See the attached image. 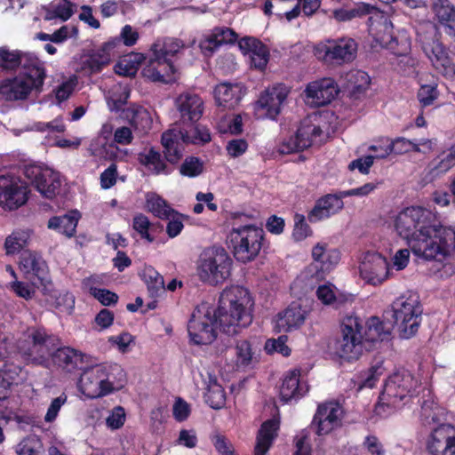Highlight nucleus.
I'll return each instance as SVG.
<instances>
[{
  "instance_id": "1",
  "label": "nucleus",
  "mask_w": 455,
  "mask_h": 455,
  "mask_svg": "<svg viewBox=\"0 0 455 455\" xmlns=\"http://www.w3.org/2000/svg\"><path fill=\"white\" fill-rule=\"evenodd\" d=\"M392 327V323H387L378 316H371L363 322L357 315H346L340 323L339 356L347 362L357 360L362 355L364 343L387 339Z\"/></svg>"
},
{
  "instance_id": "2",
  "label": "nucleus",
  "mask_w": 455,
  "mask_h": 455,
  "mask_svg": "<svg viewBox=\"0 0 455 455\" xmlns=\"http://www.w3.org/2000/svg\"><path fill=\"white\" fill-rule=\"evenodd\" d=\"M253 308L254 299L248 289L240 285L226 287L215 308L220 331L228 336L240 333L252 323Z\"/></svg>"
},
{
  "instance_id": "3",
  "label": "nucleus",
  "mask_w": 455,
  "mask_h": 455,
  "mask_svg": "<svg viewBox=\"0 0 455 455\" xmlns=\"http://www.w3.org/2000/svg\"><path fill=\"white\" fill-rule=\"evenodd\" d=\"M78 387L85 396L95 399L120 390L126 383V373L117 363H96L92 361L81 371Z\"/></svg>"
},
{
  "instance_id": "4",
  "label": "nucleus",
  "mask_w": 455,
  "mask_h": 455,
  "mask_svg": "<svg viewBox=\"0 0 455 455\" xmlns=\"http://www.w3.org/2000/svg\"><path fill=\"white\" fill-rule=\"evenodd\" d=\"M435 222L436 215L430 210L421 206H411L402 210L395 218V228L398 235L406 240L414 255H418L413 244L425 242Z\"/></svg>"
},
{
  "instance_id": "5",
  "label": "nucleus",
  "mask_w": 455,
  "mask_h": 455,
  "mask_svg": "<svg viewBox=\"0 0 455 455\" xmlns=\"http://www.w3.org/2000/svg\"><path fill=\"white\" fill-rule=\"evenodd\" d=\"M45 77V68L39 59L26 60L17 76L0 83V99L6 101L25 100L32 90H42Z\"/></svg>"
},
{
  "instance_id": "6",
  "label": "nucleus",
  "mask_w": 455,
  "mask_h": 455,
  "mask_svg": "<svg viewBox=\"0 0 455 455\" xmlns=\"http://www.w3.org/2000/svg\"><path fill=\"white\" fill-rule=\"evenodd\" d=\"M27 339L19 343V349L24 358L37 365L45 366L49 358L60 345V337L44 326L28 328Z\"/></svg>"
},
{
  "instance_id": "7",
  "label": "nucleus",
  "mask_w": 455,
  "mask_h": 455,
  "mask_svg": "<svg viewBox=\"0 0 455 455\" xmlns=\"http://www.w3.org/2000/svg\"><path fill=\"white\" fill-rule=\"evenodd\" d=\"M422 305L417 294L402 295L391 304L393 325L397 326L402 339H411L416 335L422 321Z\"/></svg>"
},
{
  "instance_id": "8",
  "label": "nucleus",
  "mask_w": 455,
  "mask_h": 455,
  "mask_svg": "<svg viewBox=\"0 0 455 455\" xmlns=\"http://www.w3.org/2000/svg\"><path fill=\"white\" fill-rule=\"evenodd\" d=\"M233 260L221 246L206 249L201 254L197 275L199 279L210 285L223 283L231 275Z\"/></svg>"
},
{
  "instance_id": "9",
  "label": "nucleus",
  "mask_w": 455,
  "mask_h": 455,
  "mask_svg": "<svg viewBox=\"0 0 455 455\" xmlns=\"http://www.w3.org/2000/svg\"><path fill=\"white\" fill-rule=\"evenodd\" d=\"M419 384V380L409 371L401 369L395 371L385 382L377 410L384 407L389 409L399 407L403 399L417 395Z\"/></svg>"
},
{
  "instance_id": "10",
  "label": "nucleus",
  "mask_w": 455,
  "mask_h": 455,
  "mask_svg": "<svg viewBox=\"0 0 455 455\" xmlns=\"http://www.w3.org/2000/svg\"><path fill=\"white\" fill-rule=\"evenodd\" d=\"M265 239L263 228L255 225H241L229 233L230 244L237 261L248 263L259 254Z\"/></svg>"
},
{
  "instance_id": "11",
  "label": "nucleus",
  "mask_w": 455,
  "mask_h": 455,
  "mask_svg": "<svg viewBox=\"0 0 455 455\" xmlns=\"http://www.w3.org/2000/svg\"><path fill=\"white\" fill-rule=\"evenodd\" d=\"M219 319L214 307L203 302L196 307L188 323L191 341L196 345H208L217 338Z\"/></svg>"
},
{
  "instance_id": "12",
  "label": "nucleus",
  "mask_w": 455,
  "mask_h": 455,
  "mask_svg": "<svg viewBox=\"0 0 455 455\" xmlns=\"http://www.w3.org/2000/svg\"><path fill=\"white\" fill-rule=\"evenodd\" d=\"M419 251L417 257L426 260L435 259L438 256L445 257L455 252V230L435 222L433 230L428 233L425 242L413 244Z\"/></svg>"
},
{
  "instance_id": "13",
  "label": "nucleus",
  "mask_w": 455,
  "mask_h": 455,
  "mask_svg": "<svg viewBox=\"0 0 455 455\" xmlns=\"http://www.w3.org/2000/svg\"><path fill=\"white\" fill-rule=\"evenodd\" d=\"M19 267L26 279L40 289L44 294H49L53 287L49 267L42 255L34 251H23L20 256Z\"/></svg>"
},
{
  "instance_id": "14",
  "label": "nucleus",
  "mask_w": 455,
  "mask_h": 455,
  "mask_svg": "<svg viewBox=\"0 0 455 455\" xmlns=\"http://www.w3.org/2000/svg\"><path fill=\"white\" fill-rule=\"evenodd\" d=\"M358 44L353 38L341 37L329 39L315 45V57L326 64L347 63L352 61L357 52Z\"/></svg>"
},
{
  "instance_id": "15",
  "label": "nucleus",
  "mask_w": 455,
  "mask_h": 455,
  "mask_svg": "<svg viewBox=\"0 0 455 455\" xmlns=\"http://www.w3.org/2000/svg\"><path fill=\"white\" fill-rule=\"evenodd\" d=\"M318 116H307L304 118L293 136L284 139L278 145V152L288 155L303 151L313 145L323 134L321 126L316 124Z\"/></svg>"
},
{
  "instance_id": "16",
  "label": "nucleus",
  "mask_w": 455,
  "mask_h": 455,
  "mask_svg": "<svg viewBox=\"0 0 455 455\" xmlns=\"http://www.w3.org/2000/svg\"><path fill=\"white\" fill-rule=\"evenodd\" d=\"M24 176L46 199H53L60 191L62 185L60 174L51 168L28 164L24 169Z\"/></svg>"
},
{
  "instance_id": "17",
  "label": "nucleus",
  "mask_w": 455,
  "mask_h": 455,
  "mask_svg": "<svg viewBox=\"0 0 455 455\" xmlns=\"http://www.w3.org/2000/svg\"><path fill=\"white\" fill-rule=\"evenodd\" d=\"M313 261L306 268V276L320 282L339 262L341 253L336 248H331L326 243H317L312 248Z\"/></svg>"
},
{
  "instance_id": "18",
  "label": "nucleus",
  "mask_w": 455,
  "mask_h": 455,
  "mask_svg": "<svg viewBox=\"0 0 455 455\" xmlns=\"http://www.w3.org/2000/svg\"><path fill=\"white\" fill-rule=\"evenodd\" d=\"M30 194L28 185L9 176H0V206L8 211H15L27 204Z\"/></svg>"
},
{
  "instance_id": "19",
  "label": "nucleus",
  "mask_w": 455,
  "mask_h": 455,
  "mask_svg": "<svg viewBox=\"0 0 455 455\" xmlns=\"http://www.w3.org/2000/svg\"><path fill=\"white\" fill-rule=\"evenodd\" d=\"M120 46V39L111 37L104 42L98 49H90L84 53L81 69L89 75L99 74L111 62V56Z\"/></svg>"
},
{
  "instance_id": "20",
  "label": "nucleus",
  "mask_w": 455,
  "mask_h": 455,
  "mask_svg": "<svg viewBox=\"0 0 455 455\" xmlns=\"http://www.w3.org/2000/svg\"><path fill=\"white\" fill-rule=\"evenodd\" d=\"M54 366L66 373H75L86 367L92 355L68 346L58 347L51 357Z\"/></svg>"
},
{
  "instance_id": "21",
  "label": "nucleus",
  "mask_w": 455,
  "mask_h": 455,
  "mask_svg": "<svg viewBox=\"0 0 455 455\" xmlns=\"http://www.w3.org/2000/svg\"><path fill=\"white\" fill-rule=\"evenodd\" d=\"M423 51L439 74L449 79L455 78V65L448 49L437 37L424 44Z\"/></svg>"
},
{
  "instance_id": "22",
  "label": "nucleus",
  "mask_w": 455,
  "mask_h": 455,
  "mask_svg": "<svg viewBox=\"0 0 455 455\" xmlns=\"http://www.w3.org/2000/svg\"><path fill=\"white\" fill-rule=\"evenodd\" d=\"M360 275L369 284H381L390 275V265L380 253H372L365 257L360 266Z\"/></svg>"
},
{
  "instance_id": "23",
  "label": "nucleus",
  "mask_w": 455,
  "mask_h": 455,
  "mask_svg": "<svg viewBox=\"0 0 455 455\" xmlns=\"http://www.w3.org/2000/svg\"><path fill=\"white\" fill-rule=\"evenodd\" d=\"M341 409L338 403L327 402L318 405L312 425L318 435H327L340 424Z\"/></svg>"
},
{
  "instance_id": "24",
  "label": "nucleus",
  "mask_w": 455,
  "mask_h": 455,
  "mask_svg": "<svg viewBox=\"0 0 455 455\" xmlns=\"http://www.w3.org/2000/svg\"><path fill=\"white\" fill-rule=\"evenodd\" d=\"M342 191L339 194H327L316 200L307 214L310 222H316L337 214L344 207Z\"/></svg>"
},
{
  "instance_id": "25",
  "label": "nucleus",
  "mask_w": 455,
  "mask_h": 455,
  "mask_svg": "<svg viewBox=\"0 0 455 455\" xmlns=\"http://www.w3.org/2000/svg\"><path fill=\"white\" fill-rule=\"evenodd\" d=\"M306 96L312 99L317 106H325L331 102L339 93L335 80L331 77L309 83L305 90Z\"/></svg>"
},
{
  "instance_id": "26",
  "label": "nucleus",
  "mask_w": 455,
  "mask_h": 455,
  "mask_svg": "<svg viewBox=\"0 0 455 455\" xmlns=\"http://www.w3.org/2000/svg\"><path fill=\"white\" fill-rule=\"evenodd\" d=\"M175 103L184 124H196L202 117L204 102L198 95L182 93L176 99Z\"/></svg>"
},
{
  "instance_id": "27",
  "label": "nucleus",
  "mask_w": 455,
  "mask_h": 455,
  "mask_svg": "<svg viewBox=\"0 0 455 455\" xmlns=\"http://www.w3.org/2000/svg\"><path fill=\"white\" fill-rule=\"evenodd\" d=\"M309 390L306 381L300 380V370L293 369L287 371L280 387L281 400L287 403L291 399L303 397Z\"/></svg>"
},
{
  "instance_id": "28",
  "label": "nucleus",
  "mask_w": 455,
  "mask_h": 455,
  "mask_svg": "<svg viewBox=\"0 0 455 455\" xmlns=\"http://www.w3.org/2000/svg\"><path fill=\"white\" fill-rule=\"evenodd\" d=\"M175 67L172 61H165L155 56L142 68L144 78L154 83L168 84L173 80Z\"/></svg>"
},
{
  "instance_id": "29",
  "label": "nucleus",
  "mask_w": 455,
  "mask_h": 455,
  "mask_svg": "<svg viewBox=\"0 0 455 455\" xmlns=\"http://www.w3.org/2000/svg\"><path fill=\"white\" fill-rule=\"evenodd\" d=\"M214 100L219 107L235 108L245 94L244 87L240 84L221 83L214 88Z\"/></svg>"
},
{
  "instance_id": "30",
  "label": "nucleus",
  "mask_w": 455,
  "mask_h": 455,
  "mask_svg": "<svg viewBox=\"0 0 455 455\" xmlns=\"http://www.w3.org/2000/svg\"><path fill=\"white\" fill-rule=\"evenodd\" d=\"M288 96L285 86L278 84L268 88L260 94L258 104L260 108L265 109L271 118H275L281 112V107Z\"/></svg>"
},
{
  "instance_id": "31",
  "label": "nucleus",
  "mask_w": 455,
  "mask_h": 455,
  "mask_svg": "<svg viewBox=\"0 0 455 455\" xmlns=\"http://www.w3.org/2000/svg\"><path fill=\"white\" fill-rule=\"evenodd\" d=\"M280 422L275 419L264 421L256 435L254 455H266L278 435Z\"/></svg>"
},
{
  "instance_id": "32",
  "label": "nucleus",
  "mask_w": 455,
  "mask_h": 455,
  "mask_svg": "<svg viewBox=\"0 0 455 455\" xmlns=\"http://www.w3.org/2000/svg\"><path fill=\"white\" fill-rule=\"evenodd\" d=\"M240 47L250 55L251 66L264 70L269 60V51L260 40L254 37H245L240 43Z\"/></svg>"
},
{
  "instance_id": "33",
  "label": "nucleus",
  "mask_w": 455,
  "mask_h": 455,
  "mask_svg": "<svg viewBox=\"0 0 455 455\" xmlns=\"http://www.w3.org/2000/svg\"><path fill=\"white\" fill-rule=\"evenodd\" d=\"M306 320V311L297 304L290 305L283 312L278 314L275 328L278 331L290 332L299 328Z\"/></svg>"
},
{
  "instance_id": "34",
  "label": "nucleus",
  "mask_w": 455,
  "mask_h": 455,
  "mask_svg": "<svg viewBox=\"0 0 455 455\" xmlns=\"http://www.w3.org/2000/svg\"><path fill=\"white\" fill-rule=\"evenodd\" d=\"M180 131L168 130L162 134L161 143L164 147V159L166 162L175 164L183 156V145Z\"/></svg>"
},
{
  "instance_id": "35",
  "label": "nucleus",
  "mask_w": 455,
  "mask_h": 455,
  "mask_svg": "<svg viewBox=\"0 0 455 455\" xmlns=\"http://www.w3.org/2000/svg\"><path fill=\"white\" fill-rule=\"evenodd\" d=\"M432 10L446 35L455 42V6L449 0H434Z\"/></svg>"
},
{
  "instance_id": "36",
  "label": "nucleus",
  "mask_w": 455,
  "mask_h": 455,
  "mask_svg": "<svg viewBox=\"0 0 455 455\" xmlns=\"http://www.w3.org/2000/svg\"><path fill=\"white\" fill-rule=\"evenodd\" d=\"M346 84L343 87L353 99H359L369 88L371 79L369 75L362 70H350L344 77Z\"/></svg>"
},
{
  "instance_id": "37",
  "label": "nucleus",
  "mask_w": 455,
  "mask_h": 455,
  "mask_svg": "<svg viewBox=\"0 0 455 455\" xmlns=\"http://www.w3.org/2000/svg\"><path fill=\"white\" fill-rule=\"evenodd\" d=\"M237 40V34L227 27H217L207 37L205 42L201 44V48L205 51L213 52L222 44H234Z\"/></svg>"
},
{
  "instance_id": "38",
  "label": "nucleus",
  "mask_w": 455,
  "mask_h": 455,
  "mask_svg": "<svg viewBox=\"0 0 455 455\" xmlns=\"http://www.w3.org/2000/svg\"><path fill=\"white\" fill-rule=\"evenodd\" d=\"M139 162L147 167L155 175L170 174L172 170L165 163L161 153L154 148H150L147 152L139 154Z\"/></svg>"
},
{
  "instance_id": "39",
  "label": "nucleus",
  "mask_w": 455,
  "mask_h": 455,
  "mask_svg": "<svg viewBox=\"0 0 455 455\" xmlns=\"http://www.w3.org/2000/svg\"><path fill=\"white\" fill-rule=\"evenodd\" d=\"M32 231L29 229H15L4 240V248L6 255L22 252L28 245Z\"/></svg>"
},
{
  "instance_id": "40",
  "label": "nucleus",
  "mask_w": 455,
  "mask_h": 455,
  "mask_svg": "<svg viewBox=\"0 0 455 455\" xmlns=\"http://www.w3.org/2000/svg\"><path fill=\"white\" fill-rule=\"evenodd\" d=\"M78 219V212H74L72 214L54 216L49 220L47 227L70 238L76 234Z\"/></svg>"
},
{
  "instance_id": "41",
  "label": "nucleus",
  "mask_w": 455,
  "mask_h": 455,
  "mask_svg": "<svg viewBox=\"0 0 455 455\" xmlns=\"http://www.w3.org/2000/svg\"><path fill=\"white\" fill-rule=\"evenodd\" d=\"M28 59L37 58L18 50L11 51L6 47H0V70L2 71H13L20 66L22 69L25 60Z\"/></svg>"
},
{
  "instance_id": "42",
  "label": "nucleus",
  "mask_w": 455,
  "mask_h": 455,
  "mask_svg": "<svg viewBox=\"0 0 455 455\" xmlns=\"http://www.w3.org/2000/svg\"><path fill=\"white\" fill-rule=\"evenodd\" d=\"M132 228L140 235V238L148 243L155 241L153 233L163 231L164 226L160 222L151 223L143 213H137L132 219Z\"/></svg>"
},
{
  "instance_id": "43",
  "label": "nucleus",
  "mask_w": 455,
  "mask_h": 455,
  "mask_svg": "<svg viewBox=\"0 0 455 455\" xmlns=\"http://www.w3.org/2000/svg\"><path fill=\"white\" fill-rule=\"evenodd\" d=\"M146 210L160 220H167L175 210L161 196L155 192L146 195Z\"/></svg>"
},
{
  "instance_id": "44",
  "label": "nucleus",
  "mask_w": 455,
  "mask_h": 455,
  "mask_svg": "<svg viewBox=\"0 0 455 455\" xmlns=\"http://www.w3.org/2000/svg\"><path fill=\"white\" fill-rule=\"evenodd\" d=\"M140 275L151 298L156 299L165 292L164 277L153 267H145Z\"/></svg>"
},
{
  "instance_id": "45",
  "label": "nucleus",
  "mask_w": 455,
  "mask_h": 455,
  "mask_svg": "<svg viewBox=\"0 0 455 455\" xmlns=\"http://www.w3.org/2000/svg\"><path fill=\"white\" fill-rule=\"evenodd\" d=\"M427 443L447 445L448 451L455 448V427L449 423L441 424L431 432Z\"/></svg>"
},
{
  "instance_id": "46",
  "label": "nucleus",
  "mask_w": 455,
  "mask_h": 455,
  "mask_svg": "<svg viewBox=\"0 0 455 455\" xmlns=\"http://www.w3.org/2000/svg\"><path fill=\"white\" fill-rule=\"evenodd\" d=\"M205 403L214 410L222 409L226 404V392L218 383L216 378L210 377L207 390L204 394Z\"/></svg>"
},
{
  "instance_id": "47",
  "label": "nucleus",
  "mask_w": 455,
  "mask_h": 455,
  "mask_svg": "<svg viewBox=\"0 0 455 455\" xmlns=\"http://www.w3.org/2000/svg\"><path fill=\"white\" fill-rule=\"evenodd\" d=\"M153 48L155 56L165 61H172V58L184 48V44L180 39L167 37L162 44H155Z\"/></svg>"
},
{
  "instance_id": "48",
  "label": "nucleus",
  "mask_w": 455,
  "mask_h": 455,
  "mask_svg": "<svg viewBox=\"0 0 455 455\" xmlns=\"http://www.w3.org/2000/svg\"><path fill=\"white\" fill-rule=\"evenodd\" d=\"M76 10V4L75 3L69 0H60L50 6L46 11L44 19L46 20L59 19L62 21H67L71 18Z\"/></svg>"
},
{
  "instance_id": "49",
  "label": "nucleus",
  "mask_w": 455,
  "mask_h": 455,
  "mask_svg": "<svg viewBox=\"0 0 455 455\" xmlns=\"http://www.w3.org/2000/svg\"><path fill=\"white\" fill-rule=\"evenodd\" d=\"M17 455H44V448L42 439L31 434L25 436L15 448Z\"/></svg>"
},
{
  "instance_id": "50",
  "label": "nucleus",
  "mask_w": 455,
  "mask_h": 455,
  "mask_svg": "<svg viewBox=\"0 0 455 455\" xmlns=\"http://www.w3.org/2000/svg\"><path fill=\"white\" fill-rule=\"evenodd\" d=\"M188 125L190 127V131L186 129L180 130L183 142L207 143L211 141L212 137L208 129L205 127H201L200 125L196 124V123L188 124Z\"/></svg>"
},
{
  "instance_id": "51",
  "label": "nucleus",
  "mask_w": 455,
  "mask_h": 455,
  "mask_svg": "<svg viewBox=\"0 0 455 455\" xmlns=\"http://www.w3.org/2000/svg\"><path fill=\"white\" fill-rule=\"evenodd\" d=\"M117 148L107 141H92L88 148L90 155L100 160H113L116 157Z\"/></svg>"
},
{
  "instance_id": "52",
  "label": "nucleus",
  "mask_w": 455,
  "mask_h": 455,
  "mask_svg": "<svg viewBox=\"0 0 455 455\" xmlns=\"http://www.w3.org/2000/svg\"><path fill=\"white\" fill-rule=\"evenodd\" d=\"M17 377L16 368L12 370L5 363L0 369V403L8 398L11 387L15 383Z\"/></svg>"
},
{
  "instance_id": "53",
  "label": "nucleus",
  "mask_w": 455,
  "mask_h": 455,
  "mask_svg": "<svg viewBox=\"0 0 455 455\" xmlns=\"http://www.w3.org/2000/svg\"><path fill=\"white\" fill-rule=\"evenodd\" d=\"M253 352L250 341L243 339L236 342L235 365L237 368H247L251 364Z\"/></svg>"
},
{
  "instance_id": "54",
  "label": "nucleus",
  "mask_w": 455,
  "mask_h": 455,
  "mask_svg": "<svg viewBox=\"0 0 455 455\" xmlns=\"http://www.w3.org/2000/svg\"><path fill=\"white\" fill-rule=\"evenodd\" d=\"M204 172V162L196 156H188L185 158L180 167V172L182 176L195 178Z\"/></svg>"
},
{
  "instance_id": "55",
  "label": "nucleus",
  "mask_w": 455,
  "mask_h": 455,
  "mask_svg": "<svg viewBox=\"0 0 455 455\" xmlns=\"http://www.w3.org/2000/svg\"><path fill=\"white\" fill-rule=\"evenodd\" d=\"M188 220V216L185 215L177 210H174L170 217L166 225V234L170 238L178 236L184 228V221Z\"/></svg>"
},
{
  "instance_id": "56",
  "label": "nucleus",
  "mask_w": 455,
  "mask_h": 455,
  "mask_svg": "<svg viewBox=\"0 0 455 455\" xmlns=\"http://www.w3.org/2000/svg\"><path fill=\"white\" fill-rule=\"evenodd\" d=\"M434 170L438 173L446 172L455 165V143L447 153H443L435 160Z\"/></svg>"
},
{
  "instance_id": "57",
  "label": "nucleus",
  "mask_w": 455,
  "mask_h": 455,
  "mask_svg": "<svg viewBox=\"0 0 455 455\" xmlns=\"http://www.w3.org/2000/svg\"><path fill=\"white\" fill-rule=\"evenodd\" d=\"M439 92L437 91V85L433 84H423L418 91L417 98L421 105L425 108L430 106L438 98Z\"/></svg>"
},
{
  "instance_id": "58",
  "label": "nucleus",
  "mask_w": 455,
  "mask_h": 455,
  "mask_svg": "<svg viewBox=\"0 0 455 455\" xmlns=\"http://www.w3.org/2000/svg\"><path fill=\"white\" fill-rule=\"evenodd\" d=\"M377 11V9L369 4L360 3L356 4L355 7L345 10L340 12L339 19L341 20H350L356 17H363L368 14H371Z\"/></svg>"
},
{
  "instance_id": "59",
  "label": "nucleus",
  "mask_w": 455,
  "mask_h": 455,
  "mask_svg": "<svg viewBox=\"0 0 455 455\" xmlns=\"http://www.w3.org/2000/svg\"><path fill=\"white\" fill-rule=\"evenodd\" d=\"M130 123L135 129L147 132L150 129L152 122L148 111L140 108L133 111Z\"/></svg>"
},
{
  "instance_id": "60",
  "label": "nucleus",
  "mask_w": 455,
  "mask_h": 455,
  "mask_svg": "<svg viewBox=\"0 0 455 455\" xmlns=\"http://www.w3.org/2000/svg\"><path fill=\"white\" fill-rule=\"evenodd\" d=\"M141 59L142 55L136 54L135 61L137 62V64L132 63V61H127L125 60L119 61L115 65V72L117 75L125 77L135 76L139 69L138 64L140 62Z\"/></svg>"
},
{
  "instance_id": "61",
  "label": "nucleus",
  "mask_w": 455,
  "mask_h": 455,
  "mask_svg": "<svg viewBox=\"0 0 455 455\" xmlns=\"http://www.w3.org/2000/svg\"><path fill=\"white\" fill-rule=\"evenodd\" d=\"M390 148L384 149L382 156H389L394 153L395 155H403L411 150V140H407L403 137H398L393 140H390Z\"/></svg>"
},
{
  "instance_id": "62",
  "label": "nucleus",
  "mask_w": 455,
  "mask_h": 455,
  "mask_svg": "<svg viewBox=\"0 0 455 455\" xmlns=\"http://www.w3.org/2000/svg\"><path fill=\"white\" fill-rule=\"evenodd\" d=\"M90 294L97 299L103 306L115 305L118 301V295L107 289L91 287Z\"/></svg>"
},
{
  "instance_id": "63",
  "label": "nucleus",
  "mask_w": 455,
  "mask_h": 455,
  "mask_svg": "<svg viewBox=\"0 0 455 455\" xmlns=\"http://www.w3.org/2000/svg\"><path fill=\"white\" fill-rule=\"evenodd\" d=\"M67 400L68 396L64 393L52 400L44 415V421L46 423H52L57 419L61 407L67 403Z\"/></svg>"
},
{
  "instance_id": "64",
  "label": "nucleus",
  "mask_w": 455,
  "mask_h": 455,
  "mask_svg": "<svg viewBox=\"0 0 455 455\" xmlns=\"http://www.w3.org/2000/svg\"><path fill=\"white\" fill-rule=\"evenodd\" d=\"M312 233L311 228L306 222L303 215L297 214L295 217V225L292 232V236L295 241H302L309 236Z\"/></svg>"
}]
</instances>
